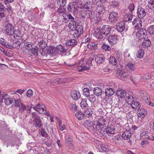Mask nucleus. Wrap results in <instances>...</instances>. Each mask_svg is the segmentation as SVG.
<instances>
[{"mask_svg":"<svg viewBox=\"0 0 154 154\" xmlns=\"http://www.w3.org/2000/svg\"><path fill=\"white\" fill-rule=\"evenodd\" d=\"M91 65V61L90 60L84 58L79 62L78 65V69L80 71L89 69Z\"/></svg>","mask_w":154,"mask_h":154,"instance_id":"1","label":"nucleus"},{"mask_svg":"<svg viewBox=\"0 0 154 154\" xmlns=\"http://www.w3.org/2000/svg\"><path fill=\"white\" fill-rule=\"evenodd\" d=\"M8 23L5 26L4 30L5 34L7 35L11 36L13 35L15 27L11 23H9V20H6Z\"/></svg>","mask_w":154,"mask_h":154,"instance_id":"2","label":"nucleus"},{"mask_svg":"<svg viewBox=\"0 0 154 154\" xmlns=\"http://www.w3.org/2000/svg\"><path fill=\"white\" fill-rule=\"evenodd\" d=\"M66 51V50L64 46L61 45H59L56 47H52L50 49V52L52 54L55 53H64Z\"/></svg>","mask_w":154,"mask_h":154,"instance_id":"3","label":"nucleus"},{"mask_svg":"<svg viewBox=\"0 0 154 154\" xmlns=\"http://www.w3.org/2000/svg\"><path fill=\"white\" fill-rule=\"evenodd\" d=\"M33 109L40 114H44L46 112V106L43 104H38L35 106L33 107Z\"/></svg>","mask_w":154,"mask_h":154,"instance_id":"4","label":"nucleus"},{"mask_svg":"<svg viewBox=\"0 0 154 154\" xmlns=\"http://www.w3.org/2000/svg\"><path fill=\"white\" fill-rule=\"evenodd\" d=\"M93 35L97 38L100 39L101 40L104 39L105 38V36H104V35L103 34L101 30H100V29L99 28L94 29Z\"/></svg>","mask_w":154,"mask_h":154,"instance_id":"5","label":"nucleus"},{"mask_svg":"<svg viewBox=\"0 0 154 154\" xmlns=\"http://www.w3.org/2000/svg\"><path fill=\"white\" fill-rule=\"evenodd\" d=\"M79 8L78 4L75 2L70 3L68 5V9L69 11L74 13L77 11Z\"/></svg>","mask_w":154,"mask_h":154,"instance_id":"6","label":"nucleus"},{"mask_svg":"<svg viewBox=\"0 0 154 154\" xmlns=\"http://www.w3.org/2000/svg\"><path fill=\"white\" fill-rule=\"evenodd\" d=\"M132 24L133 25L136 24L134 28V30H138L141 28L142 26V21L141 18H135L132 22Z\"/></svg>","mask_w":154,"mask_h":154,"instance_id":"7","label":"nucleus"},{"mask_svg":"<svg viewBox=\"0 0 154 154\" xmlns=\"http://www.w3.org/2000/svg\"><path fill=\"white\" fill-rule=\"evenodd\" d=\"M74 32V35L77 38L80 37L81 35L83 32V26L81 25H77L75 28Z\"/></svg>","mask_w":154,"mask_h":154,"instance_id":"8","label":"nucleus"},{"mask_svg":"<svg viewBox=\"0 0 154 154\" xmlns=\"http://www.w3.org/2000/svg\"><path fill=\"white\" fill-rule=\"evenodd\" d=\"M32 117L34 119L32 123L34 125H42L41 120L40 117L37 115L35 113H32Z\"/></svg>","mask_w":154,"mask_h":154,"instance_id":"9","label":"nucleus"},{"mask_svg":"<svg viewBox=\"0 0 154 154\" xmlns=\"http://www.w3.org/2000/svg\"><path fill=\"white\" fill-rule=\"evenodd\" d=\"M95 14L94 11H91L88 10L82 9L81 11V15L83 17H85L87 16V17H91L92 15H94Z\"/></svg>","mask_w":154,"mask_h":154,"instance_id":"10","label":"nucleus"},{"mask_svg":"<svg viewBox=\"0 0 154 154\" xmlns=\"http://www.w3.org/2000/svg\"><path fill=\"white\" fill-rule=\"evenodd\" d=\"M116 74L118 77L122 80L126 79L128 76V73L127 72H125L122 71H117Z\"/></svg>","mask_w":154,"mask_h":154,"instance_id":"11","label":"nucleus"},{"mask_svg":"<svg viewBox=\"0 0 154 154\" xmlns=\"http://www.w3.org/2000/svg\"><path fill=\"white\" fill-rule=\"evenodd\" d=\"M108 39L109 44L111 45H113L116 43L118 38L116 35H110L108 37Z\"/></svg>","mask_w":154,"mask_h":154,"instance_id":"12","label":"nucleus"},{"mask_svg":"<svg viewBox=\"0 0 154 154\" xmlns=\"http://www.w3.org/2000/svg\"><path fill=\"white\" fill-rule=\"evenodd\" d=\"M111 29L112 27L111 26L108 25H104L102 27L101 30L103 34L105 36L110 33Z\"/></svg>","mask_w":154,"mask_h":154,"instance_id":"13","label":"nucleus"},{"mask_svg":"<svg viewBox=\"0 0 154 154\" xmlns=\"http://www.w3.org/2000/svg\"><path fill=\"white\" fill-rule=\"evenodd\" d=\"M94 125H106L107 124L106 120L103 117H100L94 122Z\"/></svg>","mask_w":154,"mask_h":154,"instance_id":"14","label":"nucleus"},{"mask_svg":"<svg viewBox=\"0 0 154 154\" xmlns=\"http://www.w3.org/2000/svg\"><path fill=\"white\" fill-rule=\"evenodd\" d=\"M82 6L83 8L85 10H88L91 11H93L92 10V4L89 1L83 2Z\"/></svg>","mask_w":154,"mask_h":154,"instance_id":"15","label":"nucleus"},{"mask_svg":"<svg viewBox=\"0 0 154 154\" xmlns=\"http://www.w3.org/2000/svg\"><path fill=\"white\" fill-rule=\"evenodd\" d=\"M125 28V23L124 21H121L117 23L116 25V29L120 32L123 31Z\"/></svg>","mask_w":154,"mask_h":154,"instance_id":"16","label":"nucleus"},{"mask_svg":"<svg viewBox=\"0 0 154 154\" xmlns=\"http://www.w3.org/2000/svg\"><path fill=\"white\" fill-rule=\"evenodd\" d=\"M117 96L120 98L122 99L126 95V92L123 89H119L116 91Z\"/></svg>","mask_w":154,"mask_h":154,"instance_id":"17","label":"nucleus"},{"mask_svg":"<svg viewBox=\"0 0 154 154\" xmlns=\"http://www.w3.org/2000/svg\"><path fill=\"white\" fill-rule=\"evenodd\" d=\"M104 127L106 128V132L108 134H113L115 133L114 126H104Z\"/></svg>","mask_w":154,"mask_h":154,"instance_id":"18","label":"nucleus"},{"mask_svg":"<svg viewBox=\"0 0 154 154\" xmlns=\"http://www.w3.org/2000/svg\"><path fill=\"white\" fill-rule=\"evenodd\" d=\"M70 95L72 98L75 100H77L80 97L79 92L77 91H71L70 93Z\"/></svg>","mask_w":154,"mask_h":154,"instance_id":"19","label":"nucleus"},{"mask_svg":"<svg viewBox=\"0 0 154 154\" xmlns=\"http://www.w3.org/2000/svg\"><path fill=\"white\" fill-rule=\"evenodd\" d=\"M118 18V14L115 12H111L109 16V20L115 23Z\"/></svg>","mask_w":154,"mask_h":154,"instance_id":"20","label":"nucleus"},{"mask_svg":"<svg viewBox=\"0 0 154 154\" xmlns=\"http://www.w3.org/2000/svg\"><path fill=\"white\" fill-rule=\"evenodd\" d=\"M137 14L138 18H141L144 17L146 15L145 9L142 8H138L137 10Z\"/></svg>","mask_w":154,"mask_h":154,"instance_id":"21","label":"nucleus"},{"mask_svg":"<svg viewBox=\"0 0 154 154\" xmlns=\"http://www.w3.org/2000/svg\"><path fill=\"white\" fill-rule=\"evenodd\" d=\"M151 45V42L149 39H144L142 42V47L144 48H147L150 47Z\"/></svg>","mask_w":154,"mask_h":154,"instance_id":"22","label":"nucleus"},{"mask_svg":"<svg viewBox=\"0 0 154 154\" xmlns=\"http://www.w3.org/2000/svg\"><path fill=\"white\" fill-rule=\"evenodd\" d=\"M137 115L140 118H144L147 114L146 111L144 109L141 108L137 112Z\"/></svg>","mask_w":154,"mask_h":154,"instance_id":"23","label":"nucleus"},{"mask_svg":"<svg viewBox=\"0 0 154 154\" xmlns=\"http://www.w3.org/2000/svg\"><path fill=\"white\" fill-rule=\"evenodd\" d=\"M105 11L104 6L102 5H99L96 9V11L100 14H103Z\"/></svg>","mask_w":154,"mask_h":154,"instance_id":"24","label":"nucleus"},{"mask_svg":"<svg viewBox=\"0 0 154 154\" xmlns=\"http://www.w3.org/2000/svg\"><path fill=\"white\" fill-rule=\"evenodd\" d=\"M14 97H13V98L10 96L6 97L4 99L5 104L6 105H9L11 104L14 102Z\"/></svg>","mask_w":154,"mask_h":154,"instance_id":"25","label":"nucleus"},{"mask_svg":"<svg viewBox=\"0 0 154 154\" xmlns=\"http://www.w3.org/2000/svg\"><path fill=\"white\" fill-rule=\"evenodd\" d=\"M53 85H56L60 84L62 83H65V79L63 78L57 79L54 80H52Z\"/></svg>","mask_w":154,"mask_h":154,"instance_id":"26","label":"nucleus"},{"mask_svg":"<svg viewBox=\"0 0 154 154\" xmlns=\"http://www.w3.org/2000/svg\"><path fill=\"white\" fill-rule=\"evenodd\" d=\"M131 136V134L129 131H126L122 134V137L125 140L129 139Z\"/></svg>","mask_w":154,"mask_h":154,"instance_id":"27","label":"nucleus"},{"mask_svg":"<svg viewBox=\"0 0 154 154\" xmlns=\"http://www.w3.org/2000/svg\"><path fill=\"white\" fill-rule=\"evenodd\" d=\"M66 146L71 149H74L72 141L71 139L67 140L66 141Z\"/></svg>","mask_w":154,"mask_h":154,"instance_id":"28","label":"nucleus"},{"mask_svg":"<svg viewBox=\"0 0 154 154\" xmlns=\"http://www.w3.org/2000/svg\"><path fill=\"white\" fill-rule=\"evenodd\" d=\"M88 48L90 50H96L97 47L95 43L94 42H90L87 45Z\"/></svg>","mask_w":154,"mask_h":154,"instance_id":"29","label":"nucleus"},{"mask_svg":"<svg viewBox=\"0 0 154 154\" xmlns=\"http://www.w3.org/2000/svg\"><path fill=\"white\" fill-rule=\"evenodd\" d=\"M76 44L75 40L74 39H70L67 40L66 43V45L67 46L73 47Z\"/></svg>","mask_w":154,"mask_h":154,"instance_id":"30","label":"nucleus"},{"mask_svg":"<svg viewBox=\"0 0 154 154\" xmlns=\"http://www.w3.org/2000/svg\"><path fill=\"white\" fill-rule=\"evenodd\" d=\"M33 44L31 42H25L24 44V47L27 50H31L33 48Z\"/></svg>","mask_w":154,"mask_h":154,"instance_id":"31","label":"nucleus"},{"mask_svg":"<svg viewBox=\"0 0 154 154\" xmlns=\"http://www.w3.org/2000/svg\"><path fill=\"white\" fill-rule=\"evenodd\" d=\"M115 93L114 90L111 88H106L105 91V94L106 96H111Z\"/></svg>","mask_w":154,"mask_h":154,"instance_id":"32","label":"nucleus"},{"mask_svg":"<svg viewBox=\"0 0 154 154\" xmlns=\"http://www.w3.org/2000/svg\"><path fill=\"white\" fill-rule=\"evenodd\" d=\"M145 102L147 104L148 102L150 101V98L149 95L146 93H142L141 95Z\"/></svg>","mask_w":154,"mask_h":154,"instance_id":"33","label":"nucleus"},{"mask_svg":"<svg viewBox=\"0 0 154 154\" xmlns=\"http://www.w3.org/2000/svg\"><path fill=\"white\" fill-rule=\"evenodd\" d=\"M95 59L97 63L99 64H100L103 62L104 61V57L102 55L97 56V58H96Z\"/></svg>","mask_w":154,"mask_h":154,"instance_id":"34","label":"nucleus"},{"mask_svg":"<svg viewBox=\"0 0 154 154\" xmlns=\"http://www.w3.org/2000/svg\"><path fill=\"white\" fill-rule=\"evenodd\" d=\"M87 100L86 99L82 100L80 105L82 109H86L88 107V104L87 103Z\"/></svg>","mask_w":154,"mask_h":154,"instance_id":"35","label":"nucleus"},{"mask_svg":"<svg viewBox=\"0 0 154 154\" xmlns=\"http://www.w3.org/2000/svg\"><path fill=\"white\" fill-rule=\"evenodd\" d=\"M144 50L142 49H140L137 52L136 54L137 57L140 59H141L144 56Z\"/></svg>","mask_w":154,"mask_h":154,"instance_id":"36","label":"nucleus"},{"mask_svg":"<svg viewBox=\"0 0 154 154\" xmlns=\"http://www.w3.org/2000/svg\"><path fill=\"white\" fill-rule=\"evenodd\" d=\"M102 90L98 87L94 88V94L97 96H100L102 94Z\"/></svg>","mask_w":154,"mask_h":154,"instance_id":"37","label":"nucleus"},{"mask_svg":"<svg viewBox=\"0 0 154 154\" xmlns=\"http://www.w3.org/2000/svg\"><path fill=\"white\" fill-rule=\"evenodd\" d=\"M75 116L78 120H81L83 119L84 114L81 112L78 111L75 114Z\"/></svg>","mask_w":154,"mask_h":154,"instance_id":"38","label":"nucleus"},{"mask_svg":"<svg viewBox=\"0 0 154 154\" xmlns=\"http://www.w3.org/2000/svg\"><path fill=\"white\" fill-rule=\"evenodd\" d=\"M134 100V98L131 95L127 96L125 99V101L128 104H131Z\"/></svg>","mask_w":154,"mask_h":154,"instance_id":"39","label":"nucleus"},{"mask_svg":"<svg viewBox=\"0 0 154 154\" xmlns=\"http://www.w3.org/2000/svg\"><path fill=\"white\" fill-rule=\"evenodd\" d=\"M84 116L85 115L86 117H89L91 116L92 114V112L91 109H88V108L85 109L84 111Z\"/></svg>","mask_w":154,"mask_h":154,"instance_id":"40","label":"nucleus"},{"mask_svg":"<svg viewBox=\"0 0 154 154\" xmlns=\"http://www.w3.org/2000/svg\"><path fill=\"white\" fill-rule=\"evenodd\" d=\"M132 108L134 109H139L140 106V103L136 101L133 102L131 103Z\"/></svg>","mask_w":154,"mask_h":154,"instance_id":"41","label":"nucleus"},{"mask_svg":"<svg viewBox=\"0 0 154 154\" xmlns=\"http://www.w3.org/2000/svg\"><path fill=\"white\" fill-rule=\"evenodd\" d=\"M24 90L21 89H18L16 91L14 90H13L12 91L9 92V93L11 94V93L12 94H13L14 95L13 97H14L15 96H18V95L16 93V92L20 94H22L24 92Z\"/></svg>","mask_w":154,"mask_h":154,"instance_id":"42","label":"nucleus"},{"mask_svg":"<svg viewBox=\"0 0 154 154\" xmlns=\"http://www.w3.org/2000/svg\"><path fill=\"white\" fill-rule=\"evenodd\" d=\"M109 63L113 65H116L117 63V61L115 57L111 56L109 59Z\"/></svg>","mask_w":154,"mask_h":154,"instance_id":"43","label":"nucleus"},{"mask_svg":"<svg viewBox=\"0 0 154 154\" xmlns=\"http://www.w3.org/2000/svg\"><path fill=\"white\" fill-rule=\"evenodd\" d=\"M125 19L124 21H129L131 20L132 18V14L131 13H128L124 16Z\"/></svg>","mask_w":154,"mask_h":154,"instance_id":"44","label":"nucleus"},{"mask_svg":"<svg viewBox=\"0 0 154 154\" xmlns=\"http://www.w3.org/2000/svg\"><path fill=\"white\" fill-rule=\"evenodd\" d=\"M38 45L42 49H45L47 45L43 39L39 42Z\"/></svg>","mask_w":154,"mask_h":154,"instance_id":"45","label":"nucleus"},{"mask_svg":"<svg viewBox=\"0 0 154 154\" xmlns=\"http://www.w3.org/2000/svg\"><path fill=\"white\" fill-rule=\"evenodd\" d=\"M76 26V23L74 20H71L69 24V28L71 29H73L75 28Z\"/></svg>","mask_w":154,"mask_h":154,"instance_id":"46","label":"nucleus"},{"mask_svg":"<svg viewBox=\"0 0 154 154\" xmlns=\"http://www.w3.org/2000/svg\"><path fill=\"white\" fill-rule=\"evenodd\" d=\"M148 33L150 35H154V25H151L148 28Z\"/></svg>","mask_w":154,"mask_h":154,"instance_id":"47","label":"nucleus"},{"mask_svg":"<svg viewBox=\"0 0 154 154\" xmlns=\"http://www.w3.org/2000/svg\"><path fill=\"white\" fill-rule=\"evenodd\" d=\"M127 66L130 71H134L135 69V65L131 62L127 64Z\"/></svg>","mask_w":154,"mask_h":154,"instance_id":"48","label":"nucleus"},{"mask_svg":"<svg viewBox=\"0 0 154 154\" xmlns=\"http://www.w3.org/2000/svg\"><path fill=\"white\" fill-rule=\"evenodd\" d=\"M138 31L140 33L141 35L143 36V38H144V36L147 35L146 31L145 29L141 28L138 29Z\"/></svg>","mask_w":154,"mask_h":154,"instance_id":"49","label":"nucleus"},{"mask_svg":"<svg viewBox=\"0 0 154 154\" xmlns=\"http://www.w3.org/2000/svg\"><path fill=\"white\" fill-rule=\"evenodd\" d=\"M83 95L86 97H88L90 94L89 89L88 88H85L83 90Z\"/></svg>","mask_w":154,"mask_h":154,"instance_id":"50","label":"nucleus"},{"mask_svg":"<svg viewBox=\"0 0 154 154\" xmlns=\"http://www.w3.org/2000/svg\"><path fill=\"white\" fill-rule=\"evenodd\" d=\"M39 131L41 133L42 136V137H47L48 136L47 133L45 131V129L42 128L40 129H39Z\"/></svg>","mask_w":154,"mask_h":154,"instance_id":"51","label":"nucleus"},{"mask_svg":"<svg viewBox=\"0 0 154 154\" xmlns=\"http://www.w3.org/2000/svg\"><path fill=\"white\" fill-rule=\"evenodd\" d=\"M148 6L150 9H154V0H150L148 2Z\"/></svg>","mask_w":154,"mask_h":154,"instance_id":"52","label":"nucleus"},{"mask_svg":"<svg viewBox=\"0 0 154 154\" xmlns=\"http://www.w3.org/2000/svg\"><path fill=\"white\" fill-rule=\"evenodd\" d=\"M57 3L61 7H63L66 3V0H58Z\"/></svg>","mask_w":154,"mask_h":154,"instance_id":"53","label":"nucleus"},{"mask_svg":"<svg viewBox=\"0 0 154 154\" xmlns=\"http://www.w3.org/2000/svg\"><path fill=\"white\" fill-rule=\"evenodd\" d=\"M135 32H136V39L139 40L143 38V36H142L140 33L138 31V30H134Z\"/></svg>","mask_w":154,"mask_h":154,"instance_id":"54","label":"nucleus"},{"mask_svg":"<svg viewBox=\"0 0 154 154\" xmlns=\"http://www.w3.org/2000/svg\"><path fill=\"white\" fill-rule=\"evenodd\" d=\"M21 31L20 30L15 29H14L13 35H15L16 37H20L21 35Z\"/></svg>","mask_w":154,"mask_h":154,"instance_id":"55","label":"nucleus"},{"mask_svg":"<svg viewBox=\"0 0 154 154\" xmlns=\"http://www.w3.org/2000/svg\"><path fill=\"white\" fill-rule=\"evenodd\" d=\"M143 135L145 136L146 138L152 141L154 140V135L150 134L149 135H146L144 134V133L143 134Z\"/></svg>","mask_w":154,"mask_h":154,"instance_id":"56","label":"nucleus"},{"mask_svg":"<svg viewBox=\"0 0 154 154\" xmlns=\"http://www.w3.org/2000/svg\"><path fill=\"white\" fill-rule=\"evenodd\" d=\"M89 100L91 103L94 102L96 101V97L94 94L89 95Z\"/></svg>","mask_w":154,"mask_h":154,"instance_id":"57","label":"nucleus"},{"mask_svg":"<svg viewBox=\"0 0 154 154\" xmlns=\"http://www.w3.org/2000/svg\"><path fill=\"white\" fill-rule=\"evenodd\" d=\"M102 48L105 51H110L111 50V48L109 46L105 44H103L102 46Z\"/></svg>","mask_w":154,"mask_h":154,"instance_id":"58","label":"nucleus"},{"mask_svg":"<svg viewBox=\"0 0 154 154\" xmlns=\"http://www.w3.org/2000/svg\"><path fill=\"white\" fill-rule=\"evenodd\" d=\"M149 143V142L146 140H143L141 142V145L143 147H145Z\"/></svg>","mask_w":154,"mask_h":154,"instance_id":"59","label":"nucleus"},{"mask_svg":"<svg viewBox=\"0 0 154 154\" xmlns=\"http://www.w3.org/2000/svg\"><path fill=\"white\" fill-rule=\"evenodd\" d=\"M100 126H85V127L88 129L89 128H89H92L95 131H96L97 130H98L99 129L97 128H99Z\"/></svg>","mask_w":154,"mask_h":154,"instance_id":"60","label":"nucleus"},{"mask_svg":"<svg viewBox=\"0 0 154 154\" xmlns=\"http://www.w3.org/2000/svg\"><path fill=\"white\" fill-rule=\"evenodd\" d=\"M32 53L33 54L32 55H31V56H32L33 55L38 56V50L36 48L32 49Z\"/></svg>","mask_w":154,"mask_h":154,"instance_id":"61","label":"nucleus"},{"mask_svg":"<svg viewBox=\"0 0 154 154\" xmlns=\"http://www.w3.org/2000/svg\"><path fill=\"white\" fill-rule=\"evenodd\" d=\"M15 101V105L16 106L19 107L22 103L18 99L14 100Z\"/></svg>","mask_w":154,"mask_h":154,"instance_id":"62","label":"nucleus"},{"mask_svg":"<svg viewBox=\"0 0 154 154\" xmlns=\"http://www.w3.org/2000/svg\"><path fill=\"white\" fill-rule=\"evenodd\" d=\"M33 94L32 91L30 89L28 90L26 92V95L28 97H30L32 96Z\"/></svg>","mask_w":154,"mask_h":154,"instance_id":"63","label":"nucleus"},{"mask_svg":"<svg viewBox=\"0 0 154 154\" xmlns=\"http://www.w3.org/2000/svg\"><path fill=\"white\" fill-rule=\"evenodd\" d=\"M134 5L133 4L129 5L128 7V8L131 12L130 13H132V11L134 10Z\"/></svg>","mask_w":154,"mask_h":154,"instance_id":"64","label":"nucleus"}]
</instances>
